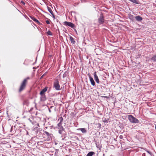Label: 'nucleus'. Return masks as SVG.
<instances>
[{
	"mask_svg": "<svg viewBox=\"0 0 156 156\" xmlns=\"http://www.w3.org/2000/svg\"><path fill=\"white\" fill-rule=\"evenodd\" d=\"M29 120L30 122L32 124H34L36 122L35 121H33V117H31L29 119Z\"/></svg>",
	"mask_w": 156,
	"mask_h": 156,
	"instance_id": "14",
	"label": "nucleus"
},
{
	"mask_svg": "<svg viewBox=\"0 0 156 156\" xmlns=\"http://www.w3.org/2000/svg\"><path fill=\"white\" fill-rule=\"evenodd\" d=\"M129 120L131 122L134 123H138L140 122L139 120L132 115H129L128 116Z\"/></svg>",
	"mask_w": 156,
	"mask_h": 156,
	"instance_id": "2",
	"label": "nucleus"
},
{
	"mask_svg": "<svg viewBox=\"0 0 156 156\" xmlns=\"http://www.w3.org/2000/svg\"><path fill=\"white\" fill-rule=\"evenodd\" d=\"M48 9L49 12L51 14V15H53V12L51 8L50 7H48Z\"/></svg>",
	"mask_w": 156,
	"mask_h": 156,
	"instance_id": "20",
	"label": "nucleus"
},
{
	"mask_svg": "<svg viewBox=\"0 0 156 156\" xmlns=\"http://www.w3.org/2000/svg\"><path fill=\"white\" fill-rule=\"evenodd\" d=\"M47 34L48 35L52 36V33L50 30H48L47 33Z\"/></svg>",
	"mask_w": 156,
	"mask_h": 156,
	"instance_id": "22",
	"label": "nucleus"
},
{
	"mask_svg": "<svg viewBox=\"0 0 156 156\" xmlns=\"http://www.w3.org/2000/svg\"><path fill=\"white\" fill-rule=\"evenodd\" d=\"M76 125V124H74L75 126H77Z\"/></svg>",
	"mask_w": 156,
	"mask_h": 156,
	"instance_id": "38",
	"label": "nucleus"
},
{
	"mask_svg": "<svg viewBox=\"0 0 156 156\" xmlns=\"http://www.w3.org/2000/svg\"><path fill=\"white\" fill-rule=\"evenodd\" d=\"M21 3L23 4V5L25 4V3L23 1H21Z\"/></svg>",
	"mask_w": 156,
	"mask_h": 156,
	"instance_id": "31",
	"label": "nucleus"
},
{
	"mask_svg": "<svg viewBox=\"0 0 156 156\" xmlns=\"http://www.w3.org/2000/svg\"><path fill=\"white\" fill-rule=\"evenodd\" d=\"M64 129H62V130H61L60 129H59V130L58 131V133L60 134H62L64 131Z\"/></svg>",
	"mask_w": 156,
	"mask_h": 156,
	"instance_id": "24",
	"label": "nucleus"
},
{
	"mask_svg": "<svg viewBox=\"0 0 156 156\" xmlns=\"http://www.w3.org/2000/svg\"><path fill=\"white\" fill-rule=\"evenodd\" d=\"M47 127H45V128L47 129Z\"/></svg>",
	"mask_w": 156,
	"mask_h": 156,
	"instance_id": "43",
	"label": "nucleus"
},
{
	"mask_svg": "<svg viewBox=\"0 0 156 156\" xmlns=\"http://www.w3.org/2000/svg\"><path fill=\"white\" fill-rule=\"evenodd\" d=\"M53 87L55 90H61L60 86L59 83V81L57 79H56L53 83Z\"/></svg>",
	"mask_w": 156,
	"mask_h": 156,
	"instance_id": "3",
	"label": "nucleus"
},
{
	"mask_svg": "<svg viewBox=\"0 0 156 156\" xmlns=\"http://www.w3.org/2000/svg\"><path fill=\"white\" fill-rule=\"evenodd\" d=\"M94 79L95 81H96L97 83H100L98 77L97 75L96 72L94 73Z\"/></svg>",
	"mask_w": 156,
	"mask_h": 156,
	"instance_id": "7",
	"label": "nucleus"
},
{
	"mask_svg": "<svg viewBox=\"0 0 156 156\" xmlns=\"http://www.w3.org/2000/svg\"><path fill=\"white\" fill-rule=\"evenodd\" d=\"M41 95L40 99L41 101H44L46 100V97L45 94H40Z\"/></svg>",
	"mask_w": 156,
	"mask_h": 156,
	"instance_id": "8",
	"label": "nucleus"
},
{
	"mask_svg": "<svg viewBox=\"0 0 156 156\" xmlns=\"http://www.w3.org/2000/svg\"><path fill=\"white\" fill-rule=\"evenodd\" d=\"M98 23L100 24H102L104 22V16L102 13H101L100 16L98 19Z\"/></svg>",
	"mask_w": 156,
	"mask_h": 156,
	"instance_id": "5",
	"label": "nucleus"
},
{
	"mask_svg": "<svg viewBox=\"0 0 156 156\" xmlns=\"http://www.w3.org/2000/svg\"><path fill=\"white\" fill-rule=\"evenodd\" d=\"M7 115H8V112H7Z\"/></svg>",
	"mask_w": 156,
	"mask_h": 156,
	"instance_id": "41",
	"label": "nucleus"
},
{
	"mask_svg": "<svg viewBox=\"0 0 156 156\" xmlns=\"http://www.w3.org/2000/svg\"><path fill=\"white\" fill-rule=\"evenodd\" d=\"M44 74H43V75H42V76H41V78H40V79H41L43 77V76H44Z\"/></svg>",
	"mask_w": 156,
	"mask_h": 156,
	"instance_id": "35",
	"label": "nucleus"
},
{
	"mask_svg": "<svg viewBox=\"0 0 156 156\" xmlns=\"http://www.w3.org/2000/svg\"><path fill=\"white\" fill-rule=\"evenodd\" d=\"M77 105V104H75V105Z\"/></svg>",
	"mask_w": 156,
	"mask_h": 156,
	"instance_id": "44",
	"label": "nucleus"
},
{
	"mask_svg": "<svg viewBox=\"0 0 156 156\" xmlns=\"http://www.w3.org/2000/svg\"><path fill=\"white\" fill-rule=\"evenodd\" d=\"M54 156H59L58 154V150H56Z\"/></svg>",
	"mask_w": 156,
	"mask_h": 156,
	"instance_id": "27",
	"label": "nucleus"
},
{
	"mask_svg": "<svg viewBox=\"0 0 156 156\" xmlns=\"http://www.w3.org/2000/svg\"><path fill=\"white\" fill-rule=\"evenodd\" d=\"M122 135H120V136H119V138L120 139H122Z\"/></svg>",
	"mask_w": 156,
	"mask_h": 156,
	"instance_id": "33",
	"label": "nucleus"
},
{
	"mask_svg": "<svg viewBox=\"0 0 156 156\" xmlns=\"http://www.w3.org/2000/svg\"><path fill=\"white\" fill-rule=\"evenodd\" d=\"M94 154V152L92 151L90 152L86 155V156H92Z\"/></svg>",
	"mask_w": 156,
	"mask_h": 156,
	"instance_id": "17",
	"label": "nucleus"
},
{
	"mask_svg": "<svg viewBox=\"0 0 156 156\" xmlns=\"http://www.w3.org/2000/svg\"><path fill=\"white\" fill-rule=\"evenodd\" d=\"M53 16V17L54 18H55V16L54 14V13H53V15H52Z\"/></svg>",
	"mask_w": 156,
	"mask_h": 156,
	"instance_id": "36",
	"label": "nucleus"
},
{
	"mask_svg": "<svg viewBox=\"0 0 156 156\" xmlns=\"http://www.w3.org/2000/svg\"><path fill=\"white\" fill-rule=\"evenodd\" d=\"M30 17L34 21L37 23V24H39L40 23L39 21L34 17L32 16H30Z\"/></svg>",
	"mask_w": 156,
	"mask_h": 156,
	"instance_id": "13",
	"label": "nucleus"
},
{
	"mask_svg": "<svg viewBox=\"0 0 156 156\" xmlns=\"http://www.w3.org/2000/svg\"><path fill=\"white\" fill-rule=\"evenodd\" d=\"M105 98H108V97H107V96H105V97H104Z\"/></svg>",
	"mask_w": 156,
	"mask_h": 156,
	"instance_id": "42",
	"label": "nucleus"
},
{
	"mask_svg": "<svg viewBox=\"0 0 156 156\" xmlns=\"http://www.w3.org/2000/svg\"><path fill=\"white\" fill-rule=\"evenodd\" d=\"M147 152L149 153V154H151V152H150V151H147Z\"/></svg>",
	"mask_w": 156,
	"mask_h": 156,
	"instance_id": "34",
	"label": "nucleus"
},
{
	"mask_svg": "<svg viewBox=\"0 0 156 156\" xmlns=\"http://www.w3.org/2000/svg\"><path fill=\"white\" fill-rule=\"evenodd\" d=\"M48 87H45L40 92V94H44V93L46 92L47 90Z\"/></svg>",
	"mask_w": 156,
	"mask_h": 156,
	"instance_id": "9",
	"label": "nucleus"
},
{
	"mask_svg": "<svg viewBox=\"0 0 156 156\" xmlns=\"http://www.w3.org/2000/svg\"><path fill=\"white\" fill-rule=\"evenodd\" d=\"M66 156H70V155H66Z\"/></svg>",
	"mask_w": 156,
	"mask_h": 156,
	"instance_id": "39",
	"label": "nucleus"
},
{
	"mask_svg": "<svg viewBox=\"0 0 156 156\" xmlns=\"http://www.w3.org/2000/svg\"><path fill=\"white\" fill-rule=\"evenodd\" d=\"M39 127V125L38 123H37L36 127H33V130L36 133V134L38 133L39 131L40 130V129H38Z\"/></svg>",
	"mask_w": 156,
	"mask_h": 156,
	"instance_id": "6",
	"label": "nucleus"
},
{
	"mask_svg": "<svg viewBox=\"0 0 156 156\" xmlns=\"http://www.w3.org/2000/svg\"><path fill=\"white\" fill-rule=\"evenodd\" d=\"M131 2L136 4H138V3L136 0H129Z\"/></svg>",
	"mask_w": 156,
	"mask_h": 156,
	"instance_id": "26",
	"label": "nucleus"
},
{
	"mask_svg": "<svg viewBox=\"0 0 156 156\" xmlns=\"http://www.w3.org/2000/svg\"><path fill=\"white\" fill-rule=\"evenodd\" d=\"M142 156H145V153H143L142 155Z\"/></svg>",
	"mask_w": 156,
	"mask_h": 156,
	"instance_id": "32",
	"label": "nucleus"
},
{
	"mask_svg": "<svg viewBox=\"0 0 156 156\" xmlns=\"http://www.w3.org/2000/svg\"><path fill=\"white\" fill-rule=\"evenodd\" d=\"M151 60L154 62H156V54L154 55L151 58Z\"/></svg>",
	"mask_w": 156,
	"mask_h": 156,
	"instance_id": "19",
	"label": "nucleus"
},
{
	"mask_svg": "<svg viewBox=\"0 0 156 156\" xmlns=\"http://www.w3.org/2000/svg\"><path fill=\"white\" fill-rule=\"evenodd\" d=\"M59 120H60V122L59 123H62V122L63 120V119L62 117H60L59 119Z\"/></svg>",
	"mask_w": 156,
	"mask_h": 156,
	"instance_id": "25",
	"label": "nucleus"
},
{
	"mask_svg": "<svg viewBox=\"0 0 156 156\" xmlns=\"http://www.w3.org/2000/svg\"><path fill=\"white\" fill-rule=\"evenodd\" d=\"M43 131L44 132V134H46L47 136H50V135L51 134H50L48 132H47L46 131H45V130H44Z\"/></svg>",
	"mask_w": 156,
	"mask_h": 156,
	"instance_id": "21",
	"label": "nucleus"
},
{
	"mask_svg": "<svg viewBox=\"0 0 156 156\" xmlns=\"http://www.w3.org/2000/svg\"><path fill=\"white\" fill-rule=\"evenodd\" d=\"M62 123H58V129H60L61 130L64 129V128L62 126Z\"/></svg>",
	"mask_w": 156,
	"mask_h": 156,
	"instance_id": "11",
	"label": "nucleus"
},
{
	"mask_svg": "<svg viewBox=\"0 0 156 156\" xmlns=\"http://www.w3.org/2000/svg\"><path fill=\"white\" fill-rule=\"evenodd\" d=\"M155 129H156V125H155Z\"/></svg>",
	"mask_w": 156,
	"mask_h": 156,
	"instance_id": "40",
	"label": "nucleus"
},
{
	"mask_svg": "<svg viewBox=\"0 0 156 156\" xmlns=\"http://www.w3.org/2000/svg\"><path fill=\"white\" fill-rule=\"evenodd\" d=\"M30 79V77H27L23 80L22 83H21L19 88V92H21L24 89L26 86V85L27 82V80L28 79Z\"/></svg>",
	"mask_w": 156,
	"mask_h": 156,
	"instance_id": "1",
	"label": "nucleus"
},
{
	"mask_svg": "<svg viewBox=\"0 0 156 156\" xmlns=\"http://www.w3.org/2000/svg\"><path fill=\"white\" fill-rule=\"evenodd\" d=\"M88 76H89V79H90V78H92V77H91V76L90 75V74L88 73Z\"/></svg>",
	"mask_w": 156,
	"mask_h": 156,
	"instance_id": "30",
	"label": "nucleus"
},
{
	"mask_svg": "<svg viewBox=\"0 0 156 156\" xmlns=\"http://www.w3.org/2000/svg\"><path fill=\"white\" fill-rule=\"evenodd\" d=\"M67 74H68L67 72H65L63 75V77L64 78V77H66Z\"/></svg>",
	"mask_w": 156,
	"mask_h": 156,
	"instance_id": "23",
	"label": "nucleus"
},
{
	"mask_svg": "<svg viewBox=\"0 0 156 156\" xmlns=\"http://www.w3.org/2000/svg\"><path fill=\"white\" fill-rule=\"evenodd\" d=\"M129 18L131 20H134V17L131 14H129Z\"/></svg>",
	"mask_w": 156,
	"mask_h": 156,
	"instance_id": "18",
	"label": "nucleus"
},
{
	"mask_svg": "<svg viewBox=\"0 0 156 156\" xmlns=\"http://www.w3.org/2000/svg\"><path fill=\"white\" fill-rule=\"evenodd\" d=\"M79 130H80L82 133H86L87 132V130L85 128H80Z\"/></svg>",
	"mask_w": 156,
	"mask_h": 156,
	"instance_id": "15",
	"label": "nucleus"
},
{
	"mask_svg": "<svg viewBox=\"0 0 156 156\" xmlns=\"http://www.w3.org/2000/svg\"><path fill=\"white\" fill-rule=\"evenodd\" d=\"M46 22L48 24H50V22L48 20H47L46 21Z\"/></svg>",
	"mask_w": 156,
	"mask_h": 156,
	"instance_id": "29",
	"label": "nucleus"
},
{
	"mask_svg": "<svg viewBox=\"0 0 156 156\" xmlns=\"http://www.w3.org/2000/svg\"><path fill=\"white\" fill-rule=\"evenodd\" d=\"M136 20L138 21H140L142 20V18L139 16H136L135 17Z\"/></svg>",
	"mask_w": 156,
	"mask_h": 156,
	"instance_id": "10",
	"label": "nucleus"
},
{
	"mask_svg": "<svg viewBox=\"0 0 156 156\" xmlns=\"http://www.w3.org/2000/svg\"><path fill=\"white\" fill-rule=\"evenodd\" d=\"M90 80L91 83V84L92 86H94L95 85V83L93 78H90Z\"/></svg>",
	"mask_w": 156,
	"mask_h": 156,
	"instance_id": "12",
	"label": "nucleus"
},
{
	"mask_svg": "<svg viewBox=\"0 0 156 156\" xmlns=\"http://www.w3.org/2000/svg\"><path fill=\"white\" fill-rule=\"evenodd\" d=\"M64 24L66 26H69L73 29L74 30L75 32L77 34V31L75 28V25L73 23L65 21L64 22Z\"/></svg>",
	"mask_w": 156,
	"mask_h": 156,
	"instance_id": "4",
	"label": "nucleus"
},
{
	"mask_svg": "<svg viewBox=\"0 0 156 156\" xmlns=\"http://www.w3.org/2000/svg\"><path fill=\"white\" fill-rule=\"evenodd\" d=\"M28 102L27 101H25L23 102V105H28Z\"/></svg>",
	"mask_w": 156,
	"mask_h": 156,
	"instance_id": "28",
	"label": "nucleus"
},
{
	"mask_svg": "<svg viewBox=\"0 0 156 156\" xmlns=\"http://www.w3.org/2000/svg\"><path fill=\"white\" fill-rule=\"evenodd\" d=\"M49 112H51V110H50V109H49Z\"/></svg>",
	"mask_w": 156,
	"mask_h": 156,
	"instance_id": "37",
	"label": "nucleus"
},
{
	"mask_svg": "<svg viewBox=\"0 0 156 156\" xmlns=\"http://www.w3.org/2000/svg\"><path fill=\"white\" fill-rule=\"evenodd\" d=\"M69 38L71 42L74 44L75 43V41L74 40V39L73 38L72 36H70Z\"/></svg>",
	"mask_w": 156,
	"mask_h": 156,
	"instance_id": "16",
	"label": "nucleus"
}]
</instances>
